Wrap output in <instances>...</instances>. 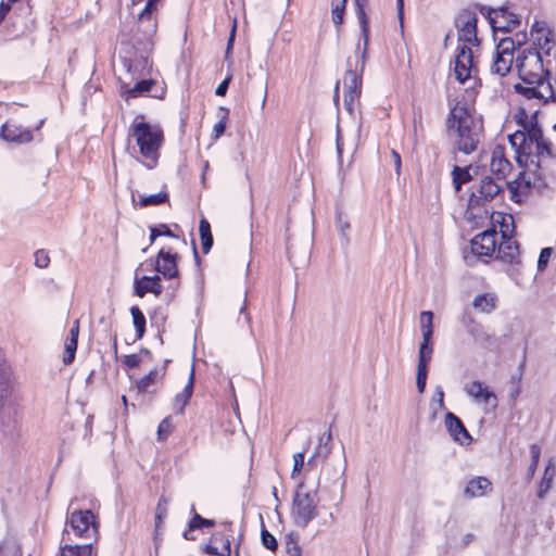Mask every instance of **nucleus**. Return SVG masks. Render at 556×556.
Listing matches in <instances>:
<instances>
[{
	"instance_id": "nucleus-5",
	"label": "nucleus",
	"mask_w": 556,
	"mask_h": 556,
	"mask_svg": "<svg viewBox=\"0 0 556 556\" xmlns=\"http://www.w3.org/2000/svg\"><path fill=\"white\" fill-rule=\"evenodd\" d=\"M516 66L520 79L527 85L548 81L551 61L544 62L542 52L535 48L523 49L516 58Z\"/></svg>"
},
{
	"instance_id": "nucleus-7",
	"label": "nucleus",
	"mask_w": 556,
	"mask_h": 556,
	"mask_svg": "<svg viewBox=\"0 0 556 556\" xmlns=\"http://www.w3.org/2000/svg\"><path fill=\"white\" fill-rule=\"evenodd\" d=\"M318 495L317 490H307L304 482L298 484L292 501V517L294 523L300 528H305L318 515Z\"/></svg>"
},
{
	"instance_id": "nucleus-63",
	"label": "nucleus",
	"mask_w": 556,
	"mask_h": 556,
	"mask_svg": "<svg viewBox=\"0 0 556 556\" xmlns=\"http://www.w3.org/2000/svg\"><path fill=\"white\" fill-rule=\"evenodd\" d=\"M78 334H79V321L75 320L66 339H73V340L78 341Z\"/></svg>"
},
{
	"instance_id": "nucleus-59",
	"label": "nucleus",
	"mask_w": 556,
	"mask_h": 556,
	"mask_svg": "<svg viewBox=\"0 0 556 556\" xmlns=\"http://www.w3.org/2000/svg\"><path fill=\"white\" fill-rule=\"evenodd\" d=\"M123 363L129 368H135L139 366L140 357L137 354H129L124 357Z\"/></svg>"
},
{
	"instance_id": "nucleus-8",
	"label": "nucleus",
	"mask_w": 556,
	"mask_h": 556,
	"mask_svg": "<svg viewBox=\"0 0 556 556\" xmlns=\"http://www.w3.org/2000/svg\"><path fill=\"white\" fill-rule=\"evenodd\" d=\"M71 531L78 538L97 540L99 526L93 513L90 509H78L71 513L63 532V540H65V535H70Z\"/></svg>"
},
{
	"instance_id": "nucleus-24",
	"label": "nucleus",
	"mask_w": 556,
	"mask_h": 556,
	"mask_svg": "<svg viewBox=\"0 0 556 556\" xmlns=\"http://www.w3.org/2000/svg\"><path fill=\"white\" fill-rule=\"evenodd\" d=\"M460 323L476 342H486L490 340V336L484 331L483 326L470 313H464Z\"/></svg>"
},
{
	"instance_id": "nucleus-35",
	"label": "nucleus",
	"mask_w": 556,
	"mask_h": 556,
	"mask_svg": "<svg viewBox=\"0 0 556 556\" xmlns=\"http://www.w3.org/2000/svg\"><path fill=\"white\" fill-rule=\"evenodd\" d=\"M429 363L430 359L418 358L416 387L419 393H422L426 389Z\"/></svg>"
},
{
	"instance_id": "nucleus-28",
	"label": "nucleus",
	"mask_w": 556,
	"mask_h": 556,
	"mask_svg": "<svg viewBox=\"0 0 556 556\" xmlns=\"http://www.w3.org/2000/svg\"><path fill=\"white\" fill-rule=\"evenodd\" d=\"M60 556H97L91 543L65 544L60 548Z\"/></svg>"
},
{
	"instance_id": "nucleus-42",
	"label": "nucleus",
	"mask_w": 556,
	"mask_h": 556,
	"mask_svg": "<svg viewBox=\"0 0 556 556\" xmlns=\"http://www.w3.org/2000/svg\"><path fill=\"white\" fill-rule=\"evenodd\" d=\"M346 0H332L331 1V15L332 22L339 26L343 23V15L345 11Z\"/></svg>"
},
{
	"instance_id": "nucleus-58",
	"label": "nucleus",
	"mask_w": 556,
	"mask_h": 556,
	"mask_svg": "<svg viewBox=\"0 0 556 556\" xmlns=\"http://www.w3.org/2000/svg\"><path fill=\"white\" fill-rule=\"evenodd\" d=\"M531 113L523 106L519 108L515 114L517 124L521 127L530 118Z\"/></svg>"
},
{
	"instance_id": "nucleus-3",
	"label": "nucleus",
	"mask_w": 556,
	"mask_h": 556,
	"mask_svg": "<svg viewBox=\"0 0 556 556\" xmlns=\"http://www.w3.org/2000/svg\"><path fill=\"white\" fill-rule=\"evenodd\" d=\"M130 136L135 139L140 155L143 157V164L148 168L156 166L159 151L163 142V131L155 126H151L138 116L130 127Z\"/></svg>"
},
{
	"instance_id": "nucleus-34",
	"label": "nucleus",
	"mask_w": 556,
	"mask_h": 556,
	"mask_svg": "<svg viewBox=\"0 0 556 556\" xmlns=\"http://www.w3.org/2000/svg\"><path fill=\"white\" fill-rule=\"evenodd\" d=\"M356 4V15L361 25V30L367 41L369 39V27L368 20L365 12V8L368 3V0H354Z\"/></svg>"
},
{
	"instance_id": "nucleus-33",
	"label": "nucleus",
	"mask_w": 556,
	"mask_h": 556,
	"mask_svg": "<svg viewBox=\"0 0 556 556\" xmlns=\"http://www.w3.org/2000/svg\"><path fill=\"white\" fill-rule=\"evenodd\" d=\"M421 334H422V341L419 345L418 358L431 361L432 353H433V341H432L433 330L421 331Z\"/></svg>"
},
{
	"instance_id": "nucleus-39",
	"label": "nucleus",
	"mask_w": 556,
	"mask_h": 556,
	"mask_svg": "<svg viewBox=\"0 0 556 556\" xmlns=\"http://www.w3.org/2000/svg\"><path fill=\"white\" fill-rule=\"evenodd\" d=\"M130 314L136 328L137 338L141 339L146 331V317L138 306H131Z\"/></svg>"
},
{
	"instance_id": "nucleus-2",
	"label": "nucleus",
	"mask_w": 556,
	"mask_h": 556,
	"mask_svg": "<svg viewBox=\"0 0 556 556\" xmlns=\"http://www.w3.org/2000/svg\"><path fill=\"white\" fill-rule=\"evenodd\" d=\"M446 126L455 149L465 154L477 150L483 135V124L465 101H457L451 109Z\"/></svg>"
},
{
	"instance_id": "nucleus-1",
	"label": "nucleus",
	"mask_w": 556,
	"mask_h": 556,
	"mask_svg": "<svg viewBox=\"0 0 556 556\" xmlns=\"http://www.w3.org/2000/svg\"><path fill=\"white\" fill-rule=\"evenodd\" d=\"M508 140L515 149L516 161L520 167L527 168L542 180L556 175V154L544 137L527 139L521 132H514L508 136Z\"/></svg>"
},
{
	"instance_id": "nucleus-21",
	"label": "nucleus",
	"mask_w": 556,
	"mask_h": 556,
	"mask_svg": "<svg viewBox=\"0 0 556 556\" xmlns=\"http://www.w3.org/2000/svg\"><path fill=\"white\" fill-rule=\"evenodd\" d=\"M135 294L139 298H143L147 293H153L155 296H160L163 292L162 280L159 275L155 276H143L141 278H135L134 282Z\"/></svg>"
},
{
	"instance_id": "nucleus-64",
	"label": "nucleus",
	"mask_w": 556,
	"mask_h": 556,
	"mask_svg": "<svg viewBox=\"0 0 556 556\" xmlns=\"http://www.w3.org/2000/svg\"><path fill=\"white\" fill-rule=\"evenodd\" d=\"M166 515V508L165 507H162V504L161 502H159L157 504V507H156V514H155V519H156V523L155 526L159 527V523L162 521V518Z\"/></svg>"
},
{
	"instance_id": "nucleus-54",
	"label": "nucleus",
	"mask_w": 556,
	"mask_h": 556,
	"mask_svg": "<svg viewBox=\"0 0 556 556\" xmlns=\"http://www.w3.org/2000/svg\"><path fill=\"white\" fill-rule=\"evenodd\" d=\"M305 453L299 452L293 455V468L291 472V477L294 478L299 475L304 466Z\"/></svg>"
},
{
	"instance_id": "nucleus-25",
	"label": "nucleus",
	"mask_w": 556,
	"mask_h": 556,
	"mask_svg": "<svg viewBox=\"0 0 556 556\" xmlns=\"http://www.w3.org/2000/svg\"><path fill=\"white\" fill-rule=\"evenodd\" d=\"M472 306L480 313L490 314L497 306V296L491 292L478 294L472 301Z\"/></svg>"
},
{
	"instance_id": "nucleus-26",
	"label": "nucleus",
	"mask_w": 556,
	"mask_h": 556,
	"mask_svg": "<svg viewBox=\"0 0 556 556\" xmlns=\"http://www.w3.org/2000/svg\"><path fill=\"white\" fill-rule=\"evenodd\" d=\"M155 85L153 79H142L137 81L134 87L122 86V94L128 100L129 98H137L151 91Z\"/></svg>"
},
{
	"instance_id": "nucleus-50",
	"label": "nucleus",
	"mask_w": 556,
	"mask_h": 556,
	"mask_svg": "<svg viewBox=\"0 0 556 556\" xmlns=\"http://www.w3.org/2000/svg\"><path fill=\"white\" fill-rule=\"evenodd\" d=\"M122 63H123V66L124 68L128 72V73H137L138 68L139 67H144L147 65V60L144 59H141V60H131V59H126L124 58L122 60Z\"/></svg>"
},
{
	"instance_id": "nucleus-61",
	"label": "nucleus",
	"mask_w": 556,
	"mask_h": 556,
	"mask_svg": "<svg viewBox=\"0 0 556 556\" xmlns=\"http://www.w3.org/2000/svg\"><path fill=\"white\" fill-rule=\"evenodd\" d=\"M547 29L545 22H535L531 27V35L533 37L541 35Z\"/></svg>"
},
{
	"instance_id": "nucleus-27",
	"label": "nucleus",
	"mask_w": 556,
	"mask_h": 556,
	"mask_svg": "<svg viewBox=\"0 0 556 556\" xmlns=\"http://www.w3.org/2000/svg\"><path fill=\"white\" fill-rule=\"evenodd\" d=\"M491 489V482L484 477L471 479L465 489V495L468 497H478L486 493Z\"/></svg>"
},
{
	"instance_id": "nucleus-6",
	"label": "nucleus",
	"mask_w": 556,
	"mask_h": 556,
	"mask_svg": "<svg viewBox=\"0 0 556 556\" xmlns=\"http://www.w3.org/2000/svg\"><path fill=\"white\" fill-rule=\"evenodd\" d=\"M362 36H364L362 34ZM365 48L364 50L357 54V61L355 64V67L352 68L351 61L349 60V68L346 70L342 84H343V104L345 110L350 115L354 114L355 111V104L358 102V99L361 97L362 92V74L365 68V59H366V46L368 43V40H365Z\"/></svg>"
},
{
	"instance_id": "nucleus-15",
	"label": "nucleus",
	"mask_w": 556,
	"mask_h": 556,
	"mask_svg": "<svg viewBox=\"0 0 556 556\" xmlns=\"http://www.w3.org/2000/svg\"><path fill=\"white\" fill-rule=\"evenodd\" d=\"M497 232L495 230H485L476 235L470 241V249L473 255L478 257H491L497 245Z\"/></svg>"
},
{
	"instance_id": "nucleus-23",
	"label": "nucleus",
	"mask_w": 556,
	"mask_h": 556,
	"mask_svg": "<svg viewBox=\"0 0 556 556\" xmlns=\"http://www.w3.org/2000/svg\"><path fill=\"white\" fill-rule=\"evenodd\" d=\"M160 0H148L143 10L138 16L139 23L143 26V33L147 36H151L156 31V20L154 16V12L156 11V5Z\"/></svg>"
},
{
	"instance_id": "nucleus-47",
	"label": "nucleus",
	"mask_w": 556,
	"mask_h": 556,
	"mask_svg": "<svg viewBox=\"0 0 556 556\" xmlns=\"http://www.w3.org/2000/svg\"><path fill=\"white\" fill-rule=\"evenodd\" d=\"M218 111H219V121L215 124L214 129H213L215 138H219L222 135H224L225 129H226L227 119H228V114H229L228 109H226L224 106H220Z\"/></svg>"
},
{
	"instance_id": "nucleus-48",
	"label": "nucleus",
	"mask_w": 556,
	"mask_h": 556,
	"mask_svg": "<svg viewBox=\"0 0 556 556\" xmlns=\"http://www.w3.org/2000/svg\"><path fill=\"white\" fill-rule=\"evenodd\" d=\"M77 350V341L73 339L65 340V355L63 357V363L65 365H70L73 363L75 358V353Z\"/></svg>"
},
{
	"instance_id": "nucleus-37",
	"label": "nucleus",
	"mask_w": 556,
	"mask_h": 556,
	"mask_svg": "<svg viewBox=\"0 0 556 556\" xmlns=\"http://www.w3.org/2000/svg\"><path fill=\"white\" fill-rule=\"evenodd\" d=\"M453 176V185L456 191H459L462 186L471 180V175L469 174V168L454 166L452 170Z\"/></svg>"
},
{
	"instance_id": "nucleus-9",
	"label": "nucleus",
	"mask_w": 556,
	"mask_h": 556,
	"mask_svg": "<svg viewBox=\"0 0 556 556\" xmlns=\"http://www.w3.org/2000/svg\"><path fill=\"white\" fill-rule=\"evenodd\" d=\"M502 242L498 244L496 258L508 264L510 267L507 269V274L510 277H515L519 274L518 266L521 264V253L517 241L509 237L508 225L504 219L501 226Z\"/></svg>"
},
{
	"instance_id": "nucleus-41",
	"label": "nucleus",
	"mask_w": 556,
	"mask_h": 556,
	"mask_svg": "<svg viewBox=\"0 0 556 556\" xmlns=\"http://www.w3.org/2000/svg\"><path fill=\"white\" fill-rule=\"evenodd\" d=\"M286 546V553L287 556H301L302 555V548L299 545V538L298 535L290 533L286 535L285 541Z\"/></svg>"
},
{
	"instance_id": "nucleus-62",
	"label": "nucleus",
	"mask_w": 556,
	"mask_h": 556,
	"mask_svg": "<svg viewBox=\"0 0 556 556\" xmlns=\"http://www.w3.org/2000/svg\"><path fill=\"white\" fill-rule=\"evenodd\" d=\"M230 77H227L226 79H224L216 88L215 90V93L216 96H219V97H223L226 94L227 90H228V86H229V83H230Z\"/></svg>"
},
{
	"instance_id": "nucleus-56",
	"label": "nucleus",
	"mask_w": 556,
	"mask_h": 556,
	"mask_svg": "<svg viewBox=\"0 0 556 556\" xmlns=\"http://www.w3.org/2000/svg\"><path fill=\"white\" fill-rule=\"evenodd\" d=\"M336 223L342 237L346 239V231L350 229V223L343 217V214L340 212L337 213Z\"/></svg>"
},
{
	"instance_id": "nucleus-31",
	"label": "nucleus",
	"mask_w": 556,
	"mask_h": 556,
	"mask_svg": "<svg viewBox=\"0 0 556 556\" xmlns=\"http://www.w3.org/2000/svg\"><path fill=\"white\" fill-rule=\"evenodd\" d=\"M556 468L553 459L548 460V464L545 468L542 481L539 486L538 496L543 498L544 495L548 492L552 486V481L555 477Z\"/></svg>"
},
{
	"instance_id": "nucleus-53",
	"label": "nucleus",
	"mask_w": 556,
	"mask_h": 556,
	"mask_svg": "<svg viewBox=\"0 0 556 556\" xmlns=\"http://www.w3.org/2000/svg\"><path fill=\"white\" fill-rule=\"evenodd\" d=\"M35 265L39 268H47L50 263L49 254L46 250H37L34 254Z\"/></svg>"
},
{
	"instance_id": "nucleus-18",
	"label": "nucleus",
	"mask_w": 556,
	"mask_h": 556,
	"mask_svg": "<svg viewBox=\"0 0 556 556\" xmlns=\"http://www.w3.org/2000/svg\"><path fill=\"white\" fill-rule=\"evenodd\" d=\"M464 390L475 402L483 403L485 406H490L491 409H495L497 407L496 395L481 381H472L466 384Z\"/></svg>"
},
{
	"instance_id": "nucleus-13",
	"label": "nucleus",
	"mask_w": 556,
	"mask_h": 556,
	"mask_svg": "<svg viewBox=\"0 0 556 556\" xmlns=\"http://www.w3.org/2000/svg\"><path fill=\"white\" fill-rule=\"evenodd\" d=\"M477 15L470 11H463L455 21L458 39L468 45H478Z\"/></svg>"
},
{
	"instance_id": "nucleus-36",
	"label": "nucleus",
	"mask_w": 556,
	"mask_h": 556,
	"mask_svg": "<svg viewBox=\"0 0 556 556\" xmlns=\"http://www.w3.org/2000/svg\"><path fill=\"white\" fill-rule=\"evenodd\" d=\"M553 40V34L549 29H546L541 35L533 37V43L539 51L541 50L545 55L551 53V42Z\"/></svg>"
},
{
	"instance_id": "nucleus-45",
	"label": "nucleus",
	"mask_w": 556,
	"mask_h": 556,
	"mask_svg": "<svg viewBox=\"0 0 556 556\" xmlns=\"http://www.w3.org/2000/svg\"><path fill=\"white\" fill-rule=\"evenodd\" d=\"M159 378L160 374L157 370L150 371L147 376H144L137 382L138 391L141 393L148 392L150 387L153 386Z\"/></svg>"
},
{
	"instance_id": "nucleus-12",
	"label": "nucleus",
	"mask_w": 556,
	"mask_h": 556,
	"mask_svg": "<svg viewBox=\"0 0 556 556\" xmlns=\"http://www.w3.org/2000/svg\"><path fill=\"white\" fill-rule=\"evenodd\" d=\"M179 255L172 247H162L156 255L155 269L166 279L177 278Z\"/></svg>"
},
{
	"instance_id": "nucleus-16",
	"label": "nucleus",
	"mask_w": 556,
	"mask_h": 556,
	"mask_svg": "<svg viewBox=\"0 0 556 556\" xmlns=\"http://www.w3.org/2000/svg\"><path fill=\"white\" fill-rule=\"evenodd\" d=\"M475 65L471 49L467 45L458 47L454 65L456 79L459 83H465L471 77Z\"/></svg>"
},
{
	"instance_id": "nucleus-52",
	"label": "nucleus",
	"mask_w": 556,
	"mask_h": 556,
	"mask_svg": "<svg viewBox=\"0 0 556 556\" xmlns=\"http://www.w3.org/2000/svg\"><path fill=\"white\" fill-rule=\"evenodd\" d=\"M261 540H262V544L269 551H275L277 548V540L275 539V536L269 533L266 529H263L262 530V533H261Z\"/></svg>"
},
{
	"instance_id": "nucleus-57",
	"label": "nucleus",
	"mask_w": 556,
	"mask_h": 556,
	"mask_svg": "<svg viewBox=\"0 0 556 556\" xmlns=\"http://www.w3.org/2000/svg\"><path fill=\"white\" fill-rule=\"evenodd\" d=\"M521 377H522L521 372L517 377H515V376L511 377V381L515 383V387L511 388V390L509 392V397L513 401H515L521 393V387H520Z\"/></svg>"
},
{
	"instance_id": "nucleus-19",
	"label": "nucleus",
	"mask_w": 556,
	"mask_h": 556,
	"mask_svg": "<svg viewBox=\"0 0 556 556\" xmlns=\"http://www.w3.org/2000/svg\"><path fill=\"white\" fill-rule=\"evenodd\" d=\"M1 138L10 143L23 144L33 140V134L29 129L9 121L1 127Z\"/></svg>"
},
{
	"instance_id": "nucleus-10",
	"label": "nucleus",
	"mask_w": 556,
	"mask_h": 556,
	"mask_svg": "<svg viewBox=\"0 0 556 556\" xmlns=\"http://www.w3.org/2000/svg\"><path fill=\"white\" fill-rule=\"evenodd\" d=\"M480 12L488 18L493 31L509 33L520 24L518 15L509 12L507 7L494 9L480 5Z\"/></svg>"
},
{
	"instance_id": "nucleus-30",
	"label": "nucleus",
	"mask_w": 556,
	"mask_h": 556,
	"mask_svg": "<svg viewBox=\"0 0 556 556\" xmlns=\"http://www.w3.org/2000/svg\"><path fill=\"white\" fill-rule=\"evenodd\" d=\"M536 114L538 110H534L531 113L530 118L527 122H525V124L521 126V129H518L515 132H521L525 137L527 136V139L544 137L543 131L539 126Z\"/></svg>"
},
{
	"instance_id": "nucleus-43",
	"label": "nucleus",
	"mask_w": 556,
	"mask_h": 556,
	"mask_svg": "<svg viewBox=\"0 0 556 556\" xmlns=\"http://www.w3.org/2000/svg\"><path fill=\"white\" fill-rule=\"evenodd\" d=\"M530 454H531V463L529 465L528 471H527V479L530 481L534 477V473L536 471L540 456H541V448L538 444L530 445Z\"/></svg>"
},
{
	"instance_id": "nucleus-11",
	"label": "nucleus",
	"mask_w": 556,
	"mask_h": 556,
	"mask_svg": "<svg viewBox=\"0 0 556 556\" xmlns=\"http://www.w3.org/2000/svg\"><path fill=\"white\" fill-rule=\"evenodd\" d=\"M514 50L515 41L511 38L506 37L500 40L490 67L492 74L504 77L509 73L514 62Z\"/></svg>"
},
{
	"instance_id": "nucleus-17",
	"label": "nucleus",
	"mask_w": 556,
	"mask_h": 556,
	"mask_svg": "<svg viewBox=\"0 0 556 556\" xmlns=\"http://www.w3.org/2000/svg\"><path fill=\"white\" fill-rule=\"evenodd\" d=\"M506 184V181L498 180L496 177L484 176L472 191L471 198L477 199V202L481 200L492 201L495 197L501 194Z\"/></svg>"
},
{
	"instance_id": "nucleus-22",
	"label": "nucleus",
	"mask_w": 556,
	"mask_h": 556,
	"mask_svg": "<svg viewBox=\"0 0 556 556\" xmlns=\"http://www.w3.org/2000/svg\"><path fill=\"white\" fill-rule=\"evenodd\" d=\"M490 169L498 180L505 181L506 176L511 169L510 162L506 159L504 148L496 146L492 151Z\"/></svg>"
},
{
	"instance_id": "nucleus-4",
	"label": "nucleus",
	"mask_w": 556,
	"mask_h": 556,
	"mask_svg": "<svg viewBox=\"0 0 556 556\" xmlns=\"http://www.w3.org/2000/svg\"><path fill=\"white\" fill-rule=\"evenodd\" d=\"M11 367L0 350V424L5 435L14 437L17 428V406L11 399Z\"/></svg>"
},
{
	"instance_id": "nucleus-29",
	"label": "nucleus",
	"mask_w": 556,
	"mask_h": 556,
	"mask_svg": "<svg viewBox=\"0 0 556 556\" xmlns=\"http://www.w3.org/2000/svg\"><path fill=\"white\" fill-rule=\"evenodd\" d=\"M193 382H194V371L192 368L190 376H189L188 383L186 384L184 390L175 396L174 407L178 413L184 412L185 406L188 404L189 400L191 399L192 392H193Z\"/></svg>"
},
{
	"instance_id": "nucleus-32",
	"label": "nucleus",
	"mask_w": 556,
	"mask_h": 556,
	"mask_svg": "<svg viewBox=\"0 0 556 556\" xmlns=\"http://www.w3.org/2000/svg\"><path fill=\"white\" fill-rule=\"evenodd\" d=\"M199 232H200L202 251L204 253H208L213 245V236H212V231H211V225L205 218H202L200 220Z\"/></svg>"
},
{
	"instance_id": "nucleus-49",
	"label": "nucleus",
	"mask_w": 556,
	"mask_h": 556,
	"mask_svg": "<svg viewBox=\"0 0 556 556\" xmlns=\"http://www.w3.org/2000/svg\"><path fill=\"white\" fill-rule=\"evenodd\" d=\"M173 431V420L170 416L165 417L157 427L159 440H165Z\"/></svg>"
},
{
	"instance_id": "nucleus-46",
	"label": "nucleus",
	"mask_w": 556,
	"mask_h": 556,
	"mask_svg": "<svg viewBox=\"0 0 556 556\" xmlns=\"http://www.w3.org/2000/svg\"><path fill=\"white\" fill-rule=\"evenodd\" d=\"M431 408H432V418H435L438 412L445 409L444 391H443L442 387H440V386H438L435 389V395L432 400Z\"/></svg>"
},
{
	"instance_id": "nucleus-55",
	"label": "nucleus",
	"mask_w": 556,
	"mask_h": 556,
	"mask_svg": "<svg viewBox=\"0 0 556 556\" xmlns=\"http://www.w3.org/2000/svg\"><path fill=\"white\" fill-rule=\"evenodd\" d=\"M552 253H553L552 248H544L541 250V253H540V256L538 260V270L542 271L545 269V267L547 266V264L549 262V257H551Z\"/></svg>"
},
{
	"instance_id": "nucleus-40",
	"label": "nucleus",
	"mask_w": 556,
	"mask_h": 556,
	"mask_svg": "<svg viewBox=\"0 0 556 556\" xmlns=\"http://www.w3.org/2000/svg\"><path fill=\"white\" fill-rule=\"evenodd\" d=\"M168 200V193L165 191H161L154 194L140 197L139 204L142 207L160 205L165 203Z\"/></svg>"
},
{
	"instance_id": "nucleus-51",
	"label": "nucleus",
	"mask_w": 556,
	"mask_h": 556,
	"mask_svg": "<svg viewBox=\"0 0 556 556\" xmlns=\"http://www.w3.org/2000/svg\"><path fill=\"white\" fill-rule=\"evenodd\" d=\"M420 330H433V313L431 311H424L420 313Z\"/></svg>"
},
{
	"instance_id": "nucleus-44",
	"label": "nucleus",
	"mask_w": 556,
	"mask_h": 556,
	"mask_svg": "<svg viewBox=\"0 0 556 556\" xmlns=\"http://www.w3.org/2000/svg\"><path fill=\"white\" fill-rule=\"evenodd\" d=\"M331 431L328 430L324 432L318 439V445L316 446V453L323 454V457L326 458L331 451Z\"/></svg>"
},
{
	"instance_id": "nucleus-38",
	"label": "nucleus",
	"mask_w": 556,
	"mask_h": 556,
	"mask_svg": "<svg viewBox=\"0 0 556 556\" xmlns=\"http://www.w3.org/2000/svg\"><path fill=\"white\" fill-rule=\"evenodd\" d=\"M215 521L212 519H206L200 516L199 514H194L188 525V531L184 532V538L186 540H192V536H189V531H193L195 529H201L203 527H213Z\"/></svg>"
},
{
	"instance_id": "nucleus-20",
	"label": "nucleus",
	"mask_w": 556,
	"mask_h": 556,
	"mask_svg": "<svg viewBox=\"0 0 556 556\" xmlns=\"http://www.w3.org/2000/svg\"><path fill=\"white\" fill-rule=\"evenodd\" d=\"M445 427L454 441L459 444H469L471 437L463 421L453 413L447 412L444 420Z\"/></svg>"
},
{
	"instance_id": "nucleus-14",
	"label": "nucleus",
	"mask_w": 556,
	"mask_h": 556,
	"mask_svg": "<svg viewBox=\"0 0 556 556\" xmlns=\"http://www.w3.org/2000/svg\"><path fill=\"white\" fill-rule=\"evenodd\" d=\"M515 90L527 100L538 99L544 103L556 101V96L549 81L534 83L529 86L517 84L515 85Z\"/></svg>"
},
{
	"instance_id": "nucleus-60",
	"label": "nucleus",
	"mask_w": 556,
	"mask_h": 556,
	"mask_svg": "<svg viewBox=\"0 0 556 556\" xmlns=\"http://www.w3.org/2000/svg\"><path fill=\"white\" fill-rule=\"evenodd\" d=\"M154 227L157 229V232H160V236H166L178 240V236H176L166 224H159Z\"/></svg>"
}]
</instances>
